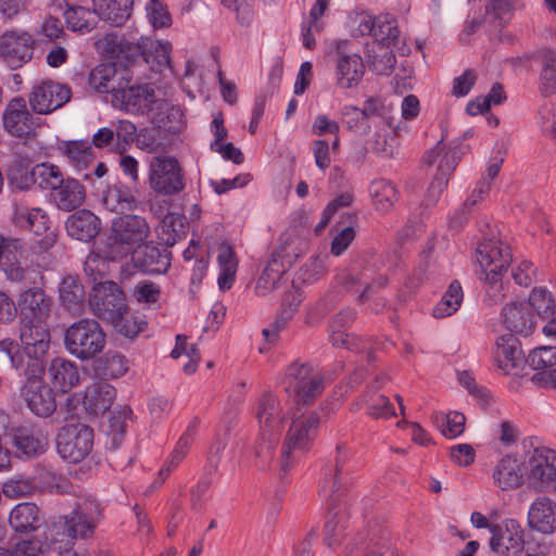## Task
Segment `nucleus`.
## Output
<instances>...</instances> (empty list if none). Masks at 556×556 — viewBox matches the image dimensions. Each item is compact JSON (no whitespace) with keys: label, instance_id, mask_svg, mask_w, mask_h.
Wrapping results in <instances>:
<instances>
[{"label":"nucleus","instance_id":"22","mask_svg":"<svg viewBox=\"0 0 556 556\" xmlns=\"http://www.w3.org/2000/svg\"><path fill=\"white\" fill-rule=\"evenodd\" d=\"M528 526L543 534L556 531V502L548 496L534 498L528 510Z\"/></svg>","mask_w":556,"mask_h":556},{"label":"nucleus","instance_id":"2","mask_svg":"<svg viewBox=\"0 0 556 556\" xmlns=\"http://www.w3.org/2000/svg\"><path fill=\"white\" fill-rule=\"evenodd\" d=\"M150 236V226L143 216L124 214L112 220L110 233L101 247L109 261H118L141 248Z\"/></svg>","mask_w":556,"mask_h":556},{"label":"nucleus","instance_id":"27","mask_svg":"<svg viewBox=\"0 0 556 556\" xmlns=\"http://www.w3.org/2000/svg\"><path fill=\"white\" fill-rule=\"evenodd\" d=\"M47 376L52 387L63 393L68 392L79 382L77 365L64 357H55L50 362Z\"/></svg>","mask_w":556,"mask_h":556},{"label":"nucleus","instance_id":"8","mask_svg":"<svg viewBox=\"0 0 556 556\" xmlns=\"http://www.w3.org/2000/svg\"><path fill=\"white\" fill-rule=\"evenodd\" d=\"M282 383L286 392L294 396L298 406L312 403L324 390L321 377L309 365L296 362L287 368Z\"/></svg>","mask_w":556,"mask_h":556},{"label":"nucleus","instance_id":"10","mask_svg":"<svg viewBox=\"0 0 556 556\" xmlns=\"http://www.w3.org/2000/svg\"><path fill=\"white\" fill-rule=\"evenodd\" d=\"M93 446V430L87 425L71 424L61 428L56 435L59 455L70 462L79 463L85 459Z\"/></svg>","mask_w":556,"mask_h":556},{"label":"nucleus","instance_id":"25","mask_svg":"<svg viewBox=\"0 0 556 556\" xmlns=\"http://www.w3.org/2000/svg\"><path fill=\"white\" fill-rule=\"evenodd\" d=\"M2 119L5 130L12 136L27 138L34 131L31 115L23 99L11 100Z\"/></svg>","mask_w":556,"mask_h":556},{"label":"nucleus","instance_id":"58","mask_svg":"<svg viewBox=\"0 0 556 556\" xmlns=\"http://www.w3.org/2000/svg\"><path fill=\"white\" fill-rule=\"evenodd\" d=\"M146 11L153 28H164L172 24L167 7L161 0H149L146 4Z\"/></svg>","mask_w":556,"mask_h":556},{"label":"nucleus","instance_id":"32","mask_svg":"<svg viewBox=\"0 0 556 556\" xmlns=\"http://www.w3.org/2000/svg\"><path fill=\"white\" fill-rule=\"evenodd\" d=\"M116 396L115 388L106 381H98L85 391V409L94 416L104 414L113 404Z\"/></svg>","mask_w":556,"mask_h":556},{"label":"nucleus","instance_id":"44","mask_svg":"<svg viewBox=\"0 0 556 556\" xmlns=\"http://www.w3.org/2000/svg\"><path fill=\"white\" fill-rule=\"evenodd\" d=\"M384 24L389 25L387 36H384V47L390 48L392 55L384 60V65L392 68L395 64V53L400 56H406L410 53V48L406 42V38L402 35L396 25L395 17L384 16Z\"/></svg>","mask_w":556,"mask_h":556},{"label":"nucleus","instance_id":"35","mask_svg":"<svg viewBox=\"0 0 556 556\" xmlns=\"http://www.w3.org/2000/svg\"><path fill=\"white\" fill-rule=\"evenodd\" d=\"M503 324L510 331L529 336L534 330V320L525 303H511L502 311Z\"/></svg>","mask_w":556,"mask_h":556},{"label":"nucleus","instance_id":"1","mask_svg":"<svg viewBox=\"0 0 556 556\" xmlns=\"http://www.w3.org/2000/svg\"><path fill=\"white\" fill-rule=\"evenodd\" d=\"M304 405L296 406L291 413V422L287 431L280 455V469L287 472L313 446L319 424L327 417L326 408L307 410Z\"/></svg>","mask_w":556,"mask_h":556},{"label":"nucleus","instance_id":"52","mask_svg":"<svg viewBox=\"0 0 556 556\" xmlns=\"http://www.w3.org/2000/svg\"><path fill=\"white\" fill-rule=\"evenodd\" d=\"M329 256L327 254H316L307 260L299 271V279L304 283H314L321 279L328 270Z\"/></svg>","mask_w":556,"mask_h":556},{"label":"nucleus","instance_id":"50","mask_svg":"<svg viewBox=\"0 0 556 556\" xmlns=\"http://www.w3.org/2000/svg\"><path fill=\"white\" fill-rule=\"evenodd\" d=\"M35 185L52 193L66 178L59 166L52 163H40L34 166Z\"/></svg>","mask_w":556,"mask_h":556},{"label":"nucleus","instance_id":"7","mask_svg":"<svg viewBox=\"0 0 556 556\" xmlns=\"http://www.w3.org/2000/svg\"><path fill=\"white\" fill-rule=\"evenodd\" d=\"M148 182L157 195L175 197L186 188V174L175 156L155 155L149 162Z\"/></svg>","mask_w":556,"mask_h":556},{"label":"nucleus","instance_id":"36","mask_svg":"<svg viewBox=\"0 0 556 556\" xmlns=\"http://www.w3.org/2000/svg\"><path fill=\"white\" fill-rule=\"evenodd\" d=\"M99 17L113 26H121L130 16L131 0H92Z\"/></svg>","mask_w":556,"mask_h":556},{"label":"nucleus","instance_id":"55","mask_svg":"<svg viewBox=\"0 0 556 556\" xmlns=\"http://www.w3.org/2000/svg\"><path fill=\"white\" fill-rule=\"evenodd\" d=\"M519 8L521 4L518 0H491L486 7V14L500 25H504L511 20L514 12Z\"/></svg>","mask_w":556,"mask_h":556},{"label":"nucleus","instance_id":"26","mask_svg":"<svg viewBox=\"0 0 556 556\" xmlns=\"http://www.w3.org/2000/svg\"><path fill=\"white\" fill-rule=\"evenodd\" d=\"M27 407L39 417L51 416L56 408L52 388L39 381H30L24 392Z\"/></svg>","mask_w":556,"mask_h":556},{"label":"nucleus","instance_id":"42","mask_svg":"<svg viewBox=\"0 0 556 556\" xmlns=\"http://www.w3.org/2000/svg\"><path fill=\"white\" fill-rule=\"evenodd\" d=\"M10 526L17 532H29L39 528V508L34 503L17 504L10 514Z\"/></svg>","mask_w":556,"mask_h":556},{"label":"nucleus","instance_id":"57","mask_svg":"<svg viewBox=\"0 0 556 556\" xmlns=\"http://www.w3.org/2000/svg\"><path fill=\"white\" fill-rule=\"evenodd\" d=\"M198 426H199V420L197 418H194L193 420L190 421L186 431L179 438L174 451L172 452V454L168 458L170 460L172 465L178 466L184 460L190 446L192 445V443L194 441Z\"/></svg>","mask_w":556,"mask_h":556},{"label":"nucleus","instance_id":"34","mask_svg":"<svg viewBox=\"0 0 556 556\" xmlns=\"http://www.w3.org/2000/svg\"><path fill=\"white\" fill-rule=\"evenodd\" d=\"M129 368L128 359L121 352L109 350L93 359L92 370L101 379H116L124 376Z\"/></svg>","mask_w":556,"mask_h":556},{"label":"nucleus","instance_id":"45","mask_svg":"<svg viewBox=\"0 0 556 556\" xmlns=\"http://www.w3.org/2000/svg\"><path fill=\"white\" fill-rule=\"evenodd\" d=\"M119 79L113 65L101 64L90 72L89 85L98 92H111L112 99H114Z\"/></svg>","mask_w":556,"mask_h":556},{"label":"nucleus","instance_id":"49","mask_svg":"<svg viewBox=\"0 0 556 556\" xmlns=\"http://www.w3.org/2000/svg\"><path fill=\"white\" fill-rule=\"evenodd\" d=\"M110 324L116 332L126 337L135 338L146 328L147 323L138 315L131 313L130 307L127 305L125 311H122L118 316L114 317Z\"/></svg>","mask_w":556,"mask_h":556},{"label":"nucleus","instance_id":"28","mask_svg":"<svg viewBox=\"0 0 556 556\" xmlns=\"http://www.w3.org/2000/svg\"><path fill=\"white\" fill-rule=\"evenodd\" d=\"M53 204L61 211L71 212L85 202L86 189L77 179L67 176L55 190L50 193Z\"/></svg>","mask_w":556,"mask_h":556},{"label":"nucleus","instance_id":"13","mask_svg":"<svg viewBox=\"0 0 556 556\" xmlns=\"http://www.w3.org/2000/svg\"><path fill=\"white\" fill-rule=\"evenodd\" d=\"M129 79L121 76L112 103L114 106L132 114H143L156 103L154 89L149 85H130Z\"/></svg>","mask_w":556,"mask_h":556},{"label":"nucleus","instance_id":"20","mask_svg":"<svg viewBox=\"0 0 556 556\" xmlns=\"http://www.w3.org/2000/svg\"><path fill=\"white\" fill-rule=\"evenodd\" d=\"M332 502L324 528V541L330 547L341 544L350 527L349 505L332 495Z\"/></svg>","mask_w":556,"mask_h":556},{"label":"nucleus","instance_id":"47","mask_svg":"<svg viewBox=\"0 0 556 556\" xmlns=\"http://www.w3.org/2000/svg\"><path fill=\"white\" fill-rule=\"evenodd\" d=\"M217 262L220 268L218 276V287L225 291L232 287L237 273V260L235 252L229 245H223L219 248Z\"/></svg>","mask_w":556,"mask_h":556},{"label":"nucleus","instance_id":"56","mask_svg":"<svg viewBox=\"0 0 556 556\" xmlns=\"http://www.w3.org/2000/svg\"><path fill=\"white\" fill-rule=\"evenodd\" d=\"M10 185L17 190H27L35 185L34 167L28 170L22 161L14 162L8 172Z\"/></svg>","mask_w":556,"mask_h":556},{"label":"nucleus","instance_id":"40","mask_svg":"<svg viewBox=\"0 0 556 556\" xmlns=\"http://www.w3.org/2000/svg\"><path fill=\"white\" fill-rule=\"evenodd\" d=\"M13 444L21 455L30 458L45 453L48 446V440L39 432L21 428L14 433Z\"/></svg>","mask_w":556,"mask_h":556},{"label":"nucleus","instance_id":"59","mask_svg":"<svg viewBox=\"0 0 556 556\" xmlns=\"http://www.w3.org/2000/svg\"><path fill=\"white\" fill-rule=\"evenodd\" d=\"M139 49L141 50L142 55L144 56L147 62H150V59L154 56L156 63L160 66L168 65L169 63V45L161 43L159 41L153 40H144L139 45Z\"/></svg>","mask_w":556,"mask_h":556},{"label":"nucleus","instance_id":"24","mask_svg":"<svg viewBox=\"0 0 556 556\" xmlns=\"http://www.w3.org/2000/svg\"><path fill=\"white\" fill-rule=\"evenodd\" d=\"M13 548L15 556H63L64 554L68 556L72 553L67 543L64 544L62 539L55 538L51 530L45 541L39 538L23 540Z\"/></svg>","mask_w":556,"mask_h":556},{"label":"nucleus","instance_id":"21","mask_svg":"<svg viewBox=\"0 0 556 556\" xmlns=\"http://www.w3.org/2000/svg\"><path fill=\"white\" fill-rule=\"evenodd\" d=\"M0 350L8 354L12 366L24 375L29 382L39 378L43 374V357L41 355H33V352L21 351L17 344L12 340L0 341Z\"/></svg>","mask_w":556,"mask_h":556},{"label":"nucleus","instance_id":"29","mask_svg":"<svg viewBox=\"0 0 556 556\" xmlns=\"http://www.w3.org/2000/svg\"><path fill=\"white\" fill-rule=\"evenodd\" d=\"M131 254L135 266L147 274H164L170 266L168 252L154 245L143 244Z\"/></svg>","mask_w":556,"mask_h":556},{"label":"nucleus","instance_id":"31","mask_svg":"<svg viewBox=\"0 0 556 556\" xmlns=\"http://www.w3.org/2000/svg\"><path fill=\"white\" fill-rule=\"evenodd\" d=\"M495 361L505 374H511L519 368L525 361L518 339L513 334H505L497 339Z\"/></svg>","mask_w":556,"mask_h":556},{"label":"nucleus","instance_id":"51","mask_svg":"<svg viewBox=\"0 0 556 556\" xmlns=\"http://www.w3.org/2000/svg\"><path fill=\"white\" fill-rule=\"evenodd\" d=\"M432 419L442 434L448 439H454L464 432L466 418L462 413L451 412L446 415L437 413Z\"/></svg>","mask_w":556,"mask_h":556},{"label":"nucleus","instance_id":"30","mask_svg":"<svg viewBox=\"0 0 556 556\" xmlns=\"http://www.w3.org/2000/svg\"><path fill=\"white\" fill-rule=\"evenodd\" d=\"M20 339L23 350L45 356L50 345V333L45 323L21 321Z\"/></svg>","mask_w":556,"mask_h":556},{"label":"nucleus","instance_id":"64","mask_svg":"<svg viewBox=\"0 0 556 556\" xmlns=\"http://www.w3.org/2000/svg\"><path fill=\"white\" fill-rule=\"evenodd\" d=\"M539 125L545 135L556 138V112L552 105L544 103L540 108Z\"/></svg>","mask_w":556,"mask_h":556},{"label":"nucleus","instance_id":"53","mask_svg":"<svg viewBox=\"0 0 556 556\" xmlns=\"http://www.w3.org/2000/svg\"><path fill=\"white\" fill-rule=\"evenodd\" d=\"M542 318H548L555 313V301L552 293L543 287L534 288L529 296V303Z\"/></svg>","mask_w":556,"mask_h":556},{"label":"nucleus","instance_id":"61","mask_svg":"<svg viewBox=\"0 0 556 556\" xmlns=\"http://www.w3.org/2000/svg\"><path fill=\"white\" fill-rule=\"evenodd\" d=\"M329 332L330 341L332 345L337 348H344L354 352H361L365 350L363 340L358 337L348 333L346 330L329 328Z\"/></svg>","mask_w":556,"mask_h":556},{"label":"nucleus","instance_id":"16","mask_svg":"<svg viewBox=\"0 0 556 556\" xmlns=\"http://www.w3.org/2000/svg\"><path fill=\"white\" fill-rule=\"evenodd\" d=\"M72 97L71 88L52 80L42 81L33 87L28 101L38 114H49L65 105Z\"/></svg>","mask_w":556,"mask_h":556},{"label":"nucleus","instance_id":"54","mask_svg":"<svg viewBox=\"0 0 556 556\" xmlns=\"http://www.w3.org/2000/svg\"><path fill=\"white\" fill-rule=\"evenodd\" d=\"M357 30L361 35H368L372 37V43L366 42V51L369 58L376 59V50L377 47L378 50L382 49V41L379 39V35L381 33V26L376 25V20L368 14H363L359 18Z\"/></svg>","mask_w":556,"mask_h":556},{"label":"nucleus","instance_id":"33","mask_svg":"<svg viewBox=\"0 0 556 556\" xmlns=\"http://www.w3.org/2000/svg\"><path fill=\"white\" fill-rule=\"evenodd\" d=\"M67 233L79 241H89L100 231V219L88 210H80L66 220Z\"/></svg>","mask_w":556,"mask_h":556},{"label":"nucleus","instance_id":"41","mask_svg":"<svg viewBox=\"0 0 556 556\" xmlns=\"http://www.w3.org/2000/svg\"><path fill=\"white\" fill-rule=\"evenodd\" d=\"M541 73L539 77V91L542 97L548 98L556 93V51L542 49L539 51Z\"/></svg>","mask_w":556,"mask_h":556},{"label":"nucleus","instance_id":"63","mask_svg":"<svg viewBox=\"0 0 556 556\" xmlns=\"http://www.w3.org/2000/svg\"><path fill=\"white\" fill-rule=\"evenodd\" d=\"M413 88V66L407 61L401 64L400 72L396 73L392 89L394 93L401 96Z\"/></svg>","mask_w":556,"mask_h":556},{"label":"nucleus","instance_id":"18","mask_svg":"<svg viewBox=\"0 0 556 556\" xmlns=\"http://www.w3.org/2000/svg\"><path fill=\"white\" fill-rule=\"evenodd\" d=\"M523 460L515 454L504 455L492 469V482L501 491H514L526 481Z\"/></svg>","mask_w":556,"mask_h":556},{"label":"nucleus","instance_id":"14","mask_svg":"<svg viewBox=\"0 0 556 556\" xmlns=\"http://www.w3.org/2000/svg\"><path fill=\"white\" fill-rule=\"evenodd\" d=\"M285 413L279 399L271 392H264L255 407V417L260 426V435L263 442L273 443L282 429Z\"/></svg>","mask_w":556,"mask_h":556},{"label":"nucleus","instance_id":"4","mask_svg":"<svg viewBox=\"0 0 556 556\" xmlns=\"http://www.w3.org/2000/svg\"><path fill=\"white\" fill-rule=\"evenodd\" d=\"M100 504L94 498H85L76 504L70 515L61 516L51 526L55 538L67 543L90 536L100 519Z\"/></svg>","mask_w":556,"mask_h":556},{"label":"nucleus","instance_id":"60","mask_svg":"<svg viewBox=\"0 0 556 556\" xmlns=\"http://www.w3.org/2000/svg\"><path fill=\"white\" fill-rule=\"evenodd\" d=\"M534 370H542L556 365V346H541L533 350L528 357Z\"/></svg>","mask_w":556,"mask_h":556},{"label":"nucleus","instance_id":"3","mask_svg":"<svg viewBox=\"0 0 556 556\" xmlns=\"http://www.w3.org/2000/svg\"><path fill=\"white\" fill-rule=\"evenodd\" d=\"M479 278L485 282V301L494 305L504 300L502 275L511 263L509 247L500 240H485L477 248Z\"/></svg>","mask_w":556,"mask_h":556},{"label":"nucleus","instance_id":"39","mask_svg":"<svg viewBox=\"0 0 556 556\" xmlns=\"http://www.w3.org/2000/svg\"><path fill=\"white\" fill-rule=\"evenodd\" d=\"M58 150L77 170L88 168L94 159L90 143L84 140L63 141Z\"/></svg>","mask_w":556,"mask_h":556},{"label":"nucleus","instance_id":"23","mask_svg":"<svg viewBox=\"0 0 556 556\" xmlns=\"http://www.w3.org/2000/svg\"><path fill=\"white\" fill-rule=\"evenodd\" d=\"M18 304L22 321L45 323L51 312L52 299L41 289L31 288L21 294Z\"/></svg>","mask_w":556,"mask_h":556},{"label":"nucleus","instance_id":"38","mask_svg":"<svg viewBox=\"0 0 556 556\" xmlns=\"http://www.w3.org/2000/svg\"><path fill=\"white\" fill-rule=\"evenodd\" d=\"M59 298L62 305L74 315L83 313L85 291L78 278L73 276L63 278L59 286Z\"/></svg>","mask_w":556,"mask_h":556},{"label":"nucleus","instance_id":"43","mask_svg":"<svg viewBox=\"0 0 556 556\" xmlns=\"http://www.w3.org/2000/svg\"><path fill=\"white\" fill-rule=\"evenodd\" d=\"M67 27L73 31L89 33L98 23L99 14L94 10L81 7L71 5L64 12Z\"/></svg>","mask_w":556,"mask_h":556},{"label":"nucleus","instance_id":"19","mask_svg":"<svg viewBox=\"0 0 556 556\" xmlns=\"http://www.w3.org/2000/svg\"><path fill=\"white\" fill-rule=\"evenodd\" d=\"M348 40L337 42L336 79L341 88L349 89L357 86L364 75V63L359 55L348 54L345 48Z\"/></svg>","mask_w":556,"mask_h":556},{"label":"nucleus","instance_id":"37","mask_svg":"<svg viewBox=\"0 0 556 556\" xmlns=\"http://www.w3.org/2000/svg\"><path fill=\"white\" fill-rule=\"evenodd\" d=\"M101 203L110 212L124 213L137 206V199L128 187L114 185L103 191Z\"/></svg>","mask_w":556,"mask_h":556},{"label":"nucleus","instance_id":"6","mask_svg":"<svg viewBox=\"0 0 556 556\" xmlns=\"http://www.w3.org/2000/svg\"><path fill=\"white\" fill-rule=\"evenodd\" d=\"M424 163L427 165H437V172L420 200L421 207L428 210L437 205L443 190L447 187L448 177L458 163L457 152L451 149L447 150L441 140L426 152Z\"/></svg>","mask_w":556,"mask_h":556},{"label":"nucleus","instance_id":"15","mask_svg":"<svg viewBox=\"0 0 556 556\" xmlns=\"http://www.w3.org/2000/svg\"><path fill=\"white\" fill-rule=\"evenodd\" d=\"M490 547L498 556H519L525 548V530L516 519L491 528Z\"/></svg>","mask_w":556,"mask_h":556},{"label":"nucleus","instance_id":"17","mask_svg":"<svg viewBox=\"0 0 556 556\" xmlns=\"http://www.w3.org/2000/svg\"><path fill=\"white\" fill-rule=\"evenodd\" d=\"M34 46L35 40L30 34L11 30L1 37L0 54L10 67L18 68L33 59Z\"/></svg>","mask_w":556,"mask_h":556},{"label":"nucleus","instance_id":"9","mask_svg":"<svg viewBox=\"0 0 556 556\" xmlns=\"http://www.w3.org/2000/svg\"><path fill=\"white\" fill-rule=\"evenodd\" d=\"M526 478L533 490L544 492L556 479V452L545 446L528 452L523 459Z\"/></svg>","mask_w":556,"mask_h":556},{"label":"nucleus","instance_id":"11","mask_svg":"<svg viewBox=\"0 0 556 556\" xmlns=\"http://www.w3.org/2000/svg\"><path fill=\"white\" fill-rule=\"evenodd\" d=\"M127 300L121 287L105 280L94 283L89 293V307L99 319L110 323L114 317L125 311Z\"/></svg>","mask_w":556,"mask_h":556},{"label":"nucleus","instance_id":"48","mask_svg":"<svg viewBox=\"0 0 556 556\" xmlns=\"http://www.w3.org/2000/svg\"><path fill=\"white\" fill-rule=\"evenodd\" d=\"M186 227V217L184 215L169 213L160 225L159 236L166 245L172 247L185 236Z\"/></svg>","mask_w":556,"mask_h":556},{"label":"nucleus","instance_id":"46","mask_svg":"<svg viewBox=\"0 0 556 556\" xmlns=\"http://www.w3.org/2000/svg\"><path fill=\"white\" fill-rule=\"evenodd\" d=\"M464 293L460 283L454 280L442 295L440 302L433 308L435 318L452 316L458 311L463 302Z\"/></svg>","mask_w":556,"mask_h":556},{"label":"nucleus","instance_id":"62","mask_svg":"<svg viewBox=\"0 0 556 556\" xmlns=\"http://www.w3.org/2000/svg\"><path fill=\"white\" fill-rule=\"evenodd\" d=\"M132 295L139 303L154 304L161 295L160 287L152 281H141L134 288Z\"/></svg>","mask_w":556,"mask_h":556},{"label":"nucleus","instance_id":"5","mask_svg":"<svg viewBox=\"0 0 556 556\" xmlns=\"http://www.w3.org/2000/svg\"><path fill=\"white\" fill-rule=\"evenodd\" d=\"M106 336L100 324L90 318L72 324L65 331L64 345L70 354L80 361H89L100 354Z\"/></svg>","mask_w":556,"mask_h":556},{"label":"nucleus","instance_id":"12","mask_svg":"<svg viewBox=\"0 0 556 556\" xmlns=\"http://www.w3.org/2000/svg\"><path fill=\"white\" fill-rule=\"evenodd\" d=\"M289 238L282 239V242L273 252L266 266L255 285V293L260 296H266L280 287L285 275L291 267L294 254L288 252L287 245Z\"/></svg>","mask_w":556,"mask_h":556}]
</instances>
